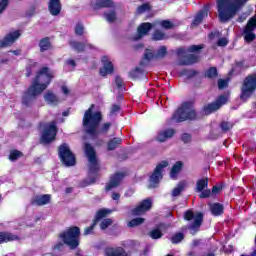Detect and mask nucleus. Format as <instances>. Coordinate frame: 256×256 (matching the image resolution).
I'll return each mask as SVG.
<instances>
[{
    "label": "nucleus",
    "instance_id": "obj_1",
    "mask_svg": "<svg viewBox=\"0 0 256 256\" xmlns=\"http://www.w3.org/2000/svg\"><path fill=\"white\" fill-rule=\"evenodd\" d=\"M55 79V74L47 66L42 67L32 80L31 85L22 94V105L25 107H33V103L39 95L51 85V81Z\"/></svg>",
    "mask_w": 256,
    "mask_h": 256
},
{
    "label": "nucleus",
    "instance_id": "obj_2",
    "mask_svg": "<svg viewBox=\"0 0 256 256\" xmlns=\"http://www.w3.org/2000/svg\"><path fill=\"white\" fill-rule=\"evenodd\" d=\"M94 104L89 107L82 118V125L84 127V131L90 137H99V135H107L109 131H111V127H113V123L104 122L101 125V121H103V113L101 111L93 112ZM99 125H101L99 127Z\"/></svg>",
    "mask_w": 256,
    "mask_h": 256
},
{
    "label": "nucleus",
    "instance_id": "obj_3",
    "mask_svg": "<svg viewBox=\"0 0 256 256\" xmlns=\"http://www.w3.org/2000/svg\"><path fill=\"white\" fill-rule=\"evenodd\" d=\"M249 0H216V9L220 23H228L237 12L242 10Z\"/></svg>",
    "mask_w": 256,
    "mask_h": 256
},
{
    "label": "nucleus",
    "instance_id": "obj_4",
    "mask_svg": "<svg viewBox=\"0 0 256 256\" xmlns=\"http://www.w3.org/2000/svg\"><path fill=\"white\" fill-rule=\"evenodd\" d=\"M193 101H185L175 110L171 121L184 123V121H197V111L193 109Z\"/></svg>",
    "mask_w": 256,
    "mask_h": 256
},
{
    "label": "nucleus",
    "instance_id": "obj_5",
    "mask_svg": "<svg viewBox=\"0 0 256 256\" xmlns=\"http://www.w3.org/2000/svg\"><path fill=\"white\" fill-rule=\"evenodd\" d=\"M84 152L89 163V185H93L97 181L99 175V160L97 159V152L91 143L84 144Z\"/></svg>",
    "mask_w": 256,
    "mask_h": 256
},
{
    "label": "nucleus",
    "instance_id": "obj_6",
    "mask_svg": "<svg viewBox=\"0 0 256 256\" xmlns=\"http://www.w3.org/2000/svg\"><path fill=\"white\" fill-rule=\"evenodd\" d=\"M64 245L75 250L81 243V229L78 226H71L58 235Z\"/></svg>",
    "mask_w": 256,
    "mask_h": 256
},
{
    "label": "nucleus",
    "instance_id": "obj_7",
    "mask_svg": "<svg viewBox=\"0 0 256 256\" xmlns=\"http://www.w3.org/2000/svg\"><path fill=\"white\" fill-rule=\"evenodd\" d=\"M240 91V100H242L243 103H247L256 91V73L249 74L244 78Z\"/></svg>",
    "mask_w": 256,
    "mask_h": 256
},
{
    "label": "nucleus",
    "instance_id": "obj_8",
    "mask_svg": "<svg viewBox=\"0 0 256 256\" xmlns=\"http://www.w3.org/2000/svg\"><path fill=\"white\" fill-rule=\"evenodd\" d=\"M58 157L65 167H75L77 165V158L67 143L58 146Z\"/></svg>",
    "mask_w": 256,
    "mask_h": 256
},
{
    "label": "nucleus",
    "instance_id": "obj_9",
    "mask_svg": "<svg viewBox=\"0 0 256 256\" xmlns=\"http://www.w3.org/2000/svg\"><path fill=\"white\" fill-rule=\"evenodd\" d=\"M184 219L185 221H193L191 225L188 226V229L191 233V235H196L201 229V226L203 225V212H198L196 215L193 213V210H187L184 213Z\"/></svg>",
    "mask_w": 256,
    "mask_h": 256
},
{
    "label": "nucleus",
    "instance_id": "obj_10",
    "mask_svg": "<svg viewBox=\"0 0 256 256\" xmlns=\"http://www.w3.org/2000/svg\"><path fill=\"white\" fill-rule=\"evenodd\" d=\"M57 125L55 122H51L46 126L41 134L40 143L41 145H51L55 139H57Z\"/></svg>",
    "mask_w": 256,
    "mask_h": 256
},
{
    "label": "nucleus",
    "instance_id": "obj_11",
    "mask_svg": "<svg viewBox=\"0 0 256 256\" xmlns=\"http://www.w3.org/2000/svg\"><path fill=\"white\" fill-rule=\"evenodd\" d=\"M255 29H256V14L248 20L247 24L243 29L242 35L244 37L245 43H253V41H255L256 39Z\"/></svg>",
    "mask_w": 256,
    "mask_h": 256
},
{
    "label": "nucleus",
    "instance_id": "obj_12",
    "mask_svg": "<svg viewBox=\"0 0 256 256\" xmlns=\"http://www.w3.org/2000/svg\"><path fill=\"white\" fill-rule=\"evenodd\" d=\"M209 187V178H201L196 181L195 193H200V199H209L211 197V189Z\"/></svg>",
    "mask_w": 256,
    "mask_h": 256
},
{
    "label": "nucleus",
    "instance_id": "obj_13",
    "mask_svg": "<svg viewBox=\"0 0 256 256\" xmlns=\"http://www.w3.org/2000/svg\"><path fill=\"white\" fill-rule=\"evenodd\" d=\"M168 166L169 162L167 161H162L156 166L152 175H150V185L152 187L159 185V182L161 181V179H163V169Z\"/></svg>",
    "mask_w": 256,
    "mask_h": 256
},
{
    "label": "nucleus",
    "instance_id": "obj_14",
    "mask_svg": "<svg viewBox=\"0 0 256 256\" xmlns=\"http://www.w3.org/2000/svg\"><path fill=\"white\" fill-rule=\"evenodd\" d=\"M21 37V30H15L7 33L3 39H0V49L12 47L13 44Z\"/></svg>",
    "mask_w": 256,
    "mask_h": 256
},
{
    "label": "nucleus",
    "instance_id": "obj_15",
    "mask_svg": "<svg viewBox=\"0 0 256 256\" xmlns=\"http://www.w3.org/2000/svg\"><path fill=\"white\" fill-rule=\"evenodd\" d=\"M227 103V96L220 95L215 100V102L208 103L203 107V111L205 112V115H211V113H215V111H218V109H221L222 105H225Z\"/></svg>",
    "mask_w": 256,
    "mask_h": 256
},
{
    "label": "nucleus",
    "instance_id": "obj_16",
    "mask_svg": "<svg viewBox=\"0 0 256 256\" xmlns=\"http://www.w3.org/2000/svg\"><path fill=\"white\" fill-rule=\"evenodd\" d=\"M153 208V200L151 198H146L140 202L138 206L132 209V215L139 217V215H143L147 213V211H151Z\"/></svg>",
    "mask_w": 256,
    "mask_h": 256
},
{
    "label": "nucleus",
    "instance_id": "obj_17",
    "mask_svg": "<svg viewBox=\"0 0 256 256\" xmlns=\"http://www.w3.org/2000/svg\"><path fill=\"white\" fill-rule=\"evenodd\" d=\"M101 61L103 65V67H101L99 70L101 77H107L108 75H113L115 73V66H113V62L109 60V57L103 56Z\"/></svg>",
    "mask_w": 256,
    "mask_h": 256
},
{
    "label": "nucleus",
    "instance_id": "obj_18",
    "mask_svg": "<svg viewBox=\"0 0 256 256\" xmlns=\"http://www.w3.org/2000/svg\"><path fill=\"white\" fill-rule=\"evenodd\" d=\"M155 27V24L151 22H143L137 28V34L134 36V41H140V39L144 38L145 36L149 35L151 29Z\"/></svg>",
    "mask_w": 256,
    "mask_h": 256
},
{
    "label": "nucleus",
    "instance_id": "obj_19",
    "mask_svg": "<svg viewBox=\"0 0 256 256\" xmlns=\"http://www.w3.org/2000/svg\"><path fill=\"white\" fill-rule=\"evenodd\" d=\"M125 179V173L116 172L114 175L110 177L109 183L106 184V191H111V189H115V187H119L121 185V181Z\"/></svg>",
    "mask_w": 256,
    "mask_h": 256
},
{
    "label": "nucleus",
    "instance_id": "obj_20",
    "mask_svg": "<svg viewBox=\"0 0 256 256\" xmlns=\"http://www.w3.org/2000/svg\"><path fill=\"white\" fill-rule=\"evenodd\" d=\"M51 203V195L44 194V195H36L31 198L30 205L36 207H43V205H49Z\"/></svg>",
    "mask_w": 256,
    "mask_h": 256
},
{
    "label": "nucleus",
    "instance_id": "obj_21",
    "mask_svg": "<svg viewBox=\"0 0 256 256\" xmlns=\"http://www.w3.org/2000/svg\"><path fill=\"white\" fill-rule=\"evenodd\" d=\"M209 11H211V4H205L194 17L192 25H201V23H203V19L209 16Z\"/></svg>",
    "mask_w": 256,
    "mask_h": 256
},
{
    "label": "nucleus",
    "instance_id": "obj_22",
    "mask_svg": "<svg viewBox=\"0 0 256 256\" xmlns=\"http://www.w3.org/2000/svg\"><path fill=\"white\" fill-rule=\"evenodd\" d=\"M61 9H63L61 0H49L48 11L50 15H52V17H57V15H61Z\"/></svg>",
    "mask_w": 256,
    "mask_h": 256
},
{
    "label": "nucleus",
    "instance_id": "obj_23",
    "mask_svg": "<svg viewBox=\"0 0 256 256\" xmlns=\"http://www.w3.org/2000/svg\"><path fill=\"white\" fill-rule=\"evenodd\" d=\"M115 8V2L113 0H96L92 4V9L94 11H99V9H113Z\"/></svg>",
    "mask_w": 256,
    "mask_h": 256
},
{
    "label": "nucleus",
    "instance_id": "obj_24",
    "mask_svg": "<svg viewBox=\"0 0 256 256\" xmlns=\"http://www.w3.org/2000/svg\"><path fill=\"white\" fill-rule=\"evenodd\" d=\"M70 47L77 53H85V49H95V46L87 42L71 41Z\"/></svg>",
    "mask_w": 256,
    "mask_h": 256
},
{
    "label": "nucleus",
    "instance_id": "obj_25",
    "mask_svg": "<svg viewBox=\"0 0 256 256\" xmlns=\"http://www.w3.org/2000/svg\"><path fill=\"white\" fill-rule=\"evenodd\" d=\"M12 241H21V237L7 231L0 232V245H3V243H11Z\"/></svg>",
    "mask_w": 256,
    "mask_h": 256
},
{
    "label": "nucleus",
    "instance_id": "obj_26",
    "mask_svg": "<svg viewBox=\"0 0 256 256\" xmlns=\"http://www.w3.org/2000/svg\"><path fill=\"white\" fill-rule=\"evenodd\" d=\"M174 135H175V129L168 128V129L161 130L160 132H158L156 139H157V141H159V143H165V141H167V139H171Z\"/></svg>",
    "mask_w": 256,
    "mask_h": 256
},
{
    "label": "nucleus",
    "instance_id": "obj_27",
    "mask_svg": "<svg viewBox=\"0 0 256 256\" xmlns=\"http://www.w3.org/2000/svg\"><path fill=\"white\" fill-rule=\"evenodd\" d=\"M38 47L40 49V53H45L46 51H51V49H53V44L51 43V38L48 36L41 38L38 42Z\"/></svg>",
    "mask_w": 256,
    "mask_h": 256
},
{
    "label": "nucleus",
    "instance_id": "obj_28",
    "mask_svg": "<svg viewBox=\"0 0 256 256\" xmlns=\"http://www.w3.org/2000/svg\"><path fill=\"white\" fill-rule=\"evenodd\" d=\"M121 145H123V138L114 137L108 140L106 149L107 151H115V149H119Z\"/></svg>",
    "mask_w": 256,
    "mask_h": 256
},
{
    "label": "nucleus",
    "instance_id": "obj_29",
    "mask_svg": "<svg viewBox=\"0 0 256 256\" xmlns=\"http://www.w3.org/2000/svg\"><path fill=\"white\" fill-rule=\"evenodd\" d=\"M210 211L212 215H214V217H220V215H223V213H225V207L223 206V204L216 202L211 205Z\"/></svg>",
    "mask_w": 256,
    "mask_h": 256
},
{
    "label": "nucleus",
    "instance_id": "obj_30",
    "mask_svg": "<svg viewBox=\"0 0 256 256\" xmlns=\"http://www.w3.org/2000/svg\"><path fill=\"white\" fill-rule=\"evenodd\" d=\"M44 101L50 105H57L59 103V98H57V95L51 92V90H48L44 95Z\"/></svg>",
    "mask_w": 256,
    "mask_h": 256
},
{
    "label": "nucleus",
    "instance_id": "obj_31",
    "mask_svg": "<svg viewBox=\"0 0 256 256\" xmlns=\"http://www.w3.org/2000/svg\"><path fill=\"white\" fill-rule=\"evenodd\" d=\"M198 62H199V56L195 54H189L186 56V59L181 60L179 64L182 66H187V65H193Z\"/></svg>",
    "mask_w": 256,
    "mask_h": 256
},
{
    "label": "nucleus",
    "instance_id": "obj_32",
    "mask_svg": "<svg viewBox=\"0 0 256 256\" xmlns=\"http://www.w3.org/2000/svg\"><path fill=\"white\" fill-rule=\"evenodd\" d=\"M145 75V71L143 69L136 67L134 70L129 72V77L132 81H137V79H141Z\"/></svg>",
    "mask_w": 256,
    "mask_h": 256
},
{
    "label": "nucleus",
    "instance_id": "obj_33",
    "mask_svg": "<svg viewBox=\"0 0 256 256\" xmlns=\"http://www.w3.org/2000/svg\"><path fill=\"white\" fill-rule=\"evenodd\" d=\"M204 77L206 79H217V77H219V71L217 70V67L212 66L208 68L204 73Z\"/></svg>",
    "mask_w": 256,
    "mask_h": 256
},
{
    "label": "nucleus",
    "instance_id": "obj_34",
    "mask_svg": "<svg viewBox=\"0 0 256 256\" xmlns=\"http://www.w3.org/2000/svg\"><path fill=\"white\" fill-rule=\"evenodd\" d=\"M110 213H111L110 209L102 208L97 211L96 216L93 219V221L95 223H97L98 221H101V219H105V217H107V215H110Z\"/></svg>",
    "mask_w": 256,
    "mask_h": 256
},
{
    "label": "nucleus",
    "instance_id": "obj_35",
    "mask_svg": "<svg viewBox=\"0 0 256 256\" xmlns=\"http://www.w3.org/2000/svg\"><path fill=\"white\" fill-rule=\"evenodd\" d=\"M183 169V162L177 161L170 170V176L171 177H177L179 173H181V170Z\"/></svg>",
    "mask_w": 256,
    "mask_h": 256
},
{
    "label": "nucleus",
    "instance_id": "obj_36",
    "mask_svg": "<svg viewBox=\"0 0 256 256\" xmlns=\"http://www.w3.org/2000/svg\"><path fill=\"white\" fill-rule=\"evenodd\" d=\"M104 17L108 23H115V21H117V12L111 10L110 12L104 13Z\"/></svg>",
    "mask_w": 256,
    "mask_h": 256
},
{
    "label": "nucleus",
    "instance_id": "obj_37",
    "mask_svg": "<svg viewBox=\"0 0 256 256\" xmlns=\"http://www.w3.org/2000/svg\"><path fill=\"white\" fill-rule=\"evenodd\" d=\"M107 256H128L127 252L124 249L121 250H115V249H109L106 251Z\"/></svg>",
    "mask_w": 256,
    "mask_h": 256
},
{
    "label": "nucleus",
    "instance_id": "obj_38",
    "mask_svg": "<svg viewBox=\"0 0 256 256\" xmlns=\"http://www.w3.org/2000/svg\"><path fill=\"white\" fill-rule=\"evenodd\" d=\"M145 223V218H133L128 222V227L133 228V227H139V225H143Z\"/></svg>",
    "mask_w": 256,
    "mask_h": 256
},
{
    "label": "nucleus",
    "instance_id": "obj_39",
    "mask_svg": "<svg viewBox=\"0 0 256 256\" xmlns=\"http://www.w3.org/2000/svg\"><path fill=\"white\" fill-rule=\"evenodd\" d=\"M184 239L185 234H183L182 232H178L171 237V243L173 245H178V243H181V241H183Z\"/></svg>",
    "mask_w": 256,
    "mask_h": 256
},
{
    "label": "nucleus",
    "instance_id": "obj_40",
    "mask_svg": "<svg viewBox=\"0 0 256 256\" xmlns=\"http://www.w3.org/2000/svg\"><path fill=\"white\" fill-rule=\"evenodd\" d=\"M149 237L154 240L161 239V237H163V232H161V229L159 228L152 229L149 232Z\"/></svg>",
    "mask_w": 256,
    "mask_h": 256
},
{
    "label": "nucleus",
    "instance_id": "obj_41",
    "mask_svg": "<svg viewBox=\"0 0 256 256\" xmlns=\"http://www.w3.org/2000/svg\"><path fill=\"white\" fill-rule=\"evenodd\" d=\"M23 157V152L19 150H12L9 154L10 161H17V159H21Z\"/></svg>",
    "mask_w": 256,
    "mask_h": 256
},
{
    "label": "nucleus",
    "instance_id": "obj_42",
    "mask_svg": "<svg viewBox=\"0 0 256 256\" xmlns=\"http://www.w3.org/2000/svg\"><path fill=\"white\" fill-rule=\"evenodd\" d=\"M84 34L85 26L83 25V23L78 22L75 26V35H77L78 37H83Z\"/></svg>",
    "mask_w": 256,
    "mask_h": 256
},
{
    "label": "nucleus",
    "instance_id": "obj_43",
    "mask_svg": "<svg viewBox=\"0 0 256 256\" xmlns=\"http://www.w3.org/2000/svg\"><path fill=\"white\" fill-rule=\"evenodd\" d=\"M146 11H151V4H149V2H146L137 7V13L139 15H142V13H145Z\"/></svg>",
    "mask_w": 256,
    "mask_h": 256
},
{
    "label": "nucleus",
    "instance_id": "obj_44",
    "mask_svg": "<svg viewBox=\"0 0 256 256\" xmlns=\"http://www.w3.org/2000/svg\"><path fill=\"white\" fill-rule=\"evenodd\" d=\"M220 129L222 130V133H228V131H231L233 129V125L231 122L222 121L220 123Z\"/></svg>",
    "mask_w": 256,
    "mask_h": 256
},
{
    "label": "nucleus",
    "instance_id": "obj_45",
    "mask_svg": "<svg viewBox=\"0 0 256 256\" xmlns=\"http://www.w3.org/2000/svg\"><path fill=\"white\" fill-rule=\"evenodd\" d=\"M152 39L154 41H163V39H165V33H163L161 30H155Z\"/></svg>",
    "mask_w": 256,
    "mask_h": 256
},
{
    "label": "nucleus",
    "instance_id": "obj_46",
    "mask_svg": "<svg viewBox=\"0 0 256 256\" xmlns=\"http://www.w3.org/2000/svg\"><path fill=\"white\" fill-rule=\"evenodd\" d=\"M110 225H113V220L111 218H105L100 223V228L102 229V231H105V229L110 227Z\"/></svg>",
    "mask_w": 256,
    "mask_h": 256
},
{
    "label": "nucleus",
    "instance_id": "obj_47",
    "mask_svg": "<svg viewBox=\"0 0 256 256\" xmlns=\"http://www.w3.org/2000/svg\"><path fill=\"white\" fill-rule=\"evenodd\" d=\"M183 189H185V185L178 184V186L176 188H174L172 191V197H179V195H181V193H183Z\"/></svg>",
    "mask_w": 256,
    "mask_h": 256
},
{
    "label": "nucleus",
    "instance_id": "obj_48",
    "mask_svg": "<svg viewBox=\"0 0 256 256\" xmlns=\"http://www.w3.org/2000/svg\"><path fill=\"white\" fill-rule=\"evenodd\" d=\"M159 25L162 27V29H166V30L173 29V27H174L173 22H171L169 20H162L159 23Z\"/></svg>",
    "mask_w": 256,
    "mask_h": 256
},
{
    "label": "nucleus",
    "instance_id": "obj_49",
    "mask_svg": "<svg viewBox=\"0 0 256 256\" xmlns=\"http://www.w3.org/2000/svg\"><path fill=\"white\" fill-rule=\"evenodd\" d=\"M119 111H121V105L112 104V106L110 108V112H109L110 117H113V115H117V113H119Z\"/></svg>",
    "mask_w": 256,
    "mask_h": 256
},
{
    "label": "nucleus",
    "instance_id": "obj_50",
    "mask_svg": "<svg viewBox=\"0 0 256 256\" xmlns=\"http://www.w3.org/2000/svg\"><path fill=\"white\" fill-rule=\"evenodd\" d=\"M193 140V137L189 133H183L181 135V141L184 143V145H189L191 141Z\"/></svg>",
    "mask_w": 256,
    "mask_h": 256
},
{
    "label": "nucleus",
    "instance_id": "obj_51",
    "mask_svg": "<svg viewBox=\"0 0 256 256\" xmlns=\"http://www.w3.org/2000/svg\"><path fill=\"white\" fill-rule=\"evenodd\" d=\"M182 75H187L188 79H193V77L199 75L197 70H183Z\"/></svg>",
    "mask_w": 256,
    "mask_h": 256
},
{
    "label": "nucleus",
    "instance_id": "obj_52",
    "mask_svg": "<svg viewBox=\"0 0 256 256\" xmlns=\"http://www.w3.org/2000/svg\"><path fill=\"white\" fill-rule=\"evenodd\" d=\"M33 67H37V62L30 63L26 66V77H31V75H33Z\"/></svg>",
    "mask_w": 256,
    "mask_h": 256
},
{
    "label": "nucleus",
    "instance_id": "obj_53",
    "mask_svg": "<svg viewBox=\"0 0 256 256\" xmlns=\"http://www.w3.org/2000/svg\"><path fill=\"white\" fill-rule=\"evenodd\" d=\"M203 49V45H191L188 47V53H199Z\"/></svg>",
    "mask_w": 256,
    "mask_h": 256
},
{
    "label": "nucleus",
    "instance_id": "obj_54",
    "mask_svg": "<svg viewBox=\"0 0 256 256\" xmlns=\"http://www.w3.org/2000/svg\"><path fill=\"white\" fill-rule=\"evenodd\" d=\"M96 225H97V222H95V221L93 220L92 224H91L90 226H88V227L85 228V230H84V235H92V233H93V231H94Z\"/></svg>",
    "mask_w": 256,
    "mask_h": 256
},
{
    "label": "nucleus",
    "instance_id": "obj_55",
    "mask_svg": "<svg viewBox=\"0 0 256 256\" xmlns=\"http://www.w3.org/2000/svg\"><path fill=\"white\" fill-rule=\"evenodd\" d=\"M227 45H229V40H227V38L223 37V38L218 39V41H217L218 47H227Z\"/></svg>",
    "mask_w": 256,
    "mask_h": 256
},
{
    "label": "nucleus",
    "instance_id": "obj_56",
    "mask_svg": "<svg viewBox=\"0 0 256 256\" xmlns=\"http://www.w3.org/2000/svg\"><path fill=\"white\" fill-rule=\"evenodd\" d=\"M229 82H227V80L220 78L218 80V89H225V87H228Z\"/></svg>",
    "mask_w": 256,
    "mask_h": 256
},
{
    "label": "nucleus",
    "instance_id": "obj_57",
    "mask_svg": "<svg viewBox=\"0 0 256 256\" xmlns=\"http://www.w3.org/2000/svg\"><path fill=\"white\" fill-rule=\"evenodd\" d=\"M167 55V47L161 46L160 49L157 51V57H165Z\"/></svg>",
    "mask_w": 256,
    "mask_h": 256
},
{
    "label": "nucleus",
    "instance_id": "obj_58",
    "mask_svg": "<svg viewBox=\"0 0 256 256\" xmlns=\"http://www.w3.org/2000/svg\"><path fill=\"white\" fill-rule=\"evenodd\" d=\"M222 190H223V186L214 185L212 187V190H210V191H211V194H213V195H219V193H221Z\"/></svg>",
    "mask_w": 256,
    "mask_h": 256
},
{
    "label": "nucleus",
    "instance_id": "obj_59",
    "mask_svg": "<svg viewBox=\"0 0 256 256\" xmlns=\"http://www.w3.org/2000/svg\"><path fill=\"white\" fill-rule=\"evenodd\" d=\"M115 83L117 89H123V78H121V76H116Z\"/></svg>",
    "mask_w": 256,
    "mask_h": 256
},
{
    "label": "nucleus",
    "instance_id": "obj_60",
    "mask_svg": "<svg viewBox=\"0 0 256 256\" xmlns=\"http://www.w3.org/2000/svg\"><path fill=\"white\" fill-rule=\"evenodd\" d=\"M9 5V0H0V13L7 9Z\"/></svg>",
    "mask_w": 256,
    "mask_h": 256
},
{
    "label": "nucleus",
    "instance_id": "obj_61",
    "mask_svg": "<svg viewBox=\"0 0 256 256\" xmlns=\"http://www.w3.org/2000/svg\"><path fill=\"white\" fill-rule=\"evenodd\" d=\"M36 8L35 6H31L25 13V17H33L35 15Z\"/></svg>",
    "mask_w": 256,
    "mask_h": 256
},
{
    "label": "nucleus",
    "instance_id": "obj_62",
    "mask_svg": "<svg viewBox=\"0 0 256 256\" xmlns=\"http://www.w3.org/2000/svg\"><path fill=\"white\" fill-rule=\"evenodd\" d=\"M111 198L113 201H119V199H121V194H119L117 192H113L111 195Z\"/></svg>",
    "mask_w": 256,
    "mask_h": 256
},
{
    "label": "nucleus",
    "instance_id": "obj_63",
    "mask_svg": "<svg viewBox=\"0 0 256 256\" xmlns=\"http://www.w3.org/2000/svg\"><path fill=\"white\" fill-rule=\"evenodd\" d=\"M247 19V15L242 14L237 18L238 23H243Z\"/></svg>",
    "mask_w": 256,
    "mask_h": 256
},
{
    "label": "nucleus",
    "instance_id": "obj_64",
    "mask_svg": "<svg viewBox=\"0 0 256 256\" xmlns=\"http://www.w3.org/2000/svg\"><path fill=\"white\" fill-rule=\"evenodd\" d=\"M193 247H199L201 245V239H195L192 242Z\"/></svg>",
    "mask_w": 256,
    "mask_h": 256
}]
</instances>
